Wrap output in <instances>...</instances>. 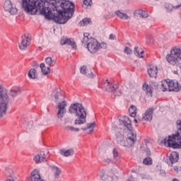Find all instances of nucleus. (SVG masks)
<instances>
[{"mask_svg":"<svg viewBox=\"0 0 181 181\" xmlns=\"http://www.w3.org/2000/svg\"><path fill=\"white\" fill-rule=\"evenodd\" d=\"M93 5V0H83V8H88V6H91Z\"/></svg>","mask_w":181,"mask_h":181,"instance_id":"35","label":"nucleus"},{"mask_svg":"<svg viewBox=\"0 0 181 181\" xmlns=\"http://www.w3.org/2000/svg\"><path fill=\"white\" fill-rule=\"evenodd\" d=\"M66 107H67V102L66 100H62L58 103L57 108L58 109L57 115L59 119H62L66 114Z\"/></svg>","mask_w":181,"mask_h":181,"instance_id":"10","label":"nucleus"},{"mask_svg":"<svg viewBox=\"0 0 181 181\" xmlns=\"http://www.w3.org/2000/svg\"><path fill=\"white\" fill-rule=\"evenodd\" d=\"M146 154L147 158H150L151 155V150L147 148L146 150Z\"/></svg>","mask_w":181,"mask_h":181,"instance_id":"43","label":"nucleus"},{"mask_svg":"<svg viewBox=\"0 0 181 181\" xmlns=\"http://www.w3.org/2000/svg\"><path fill=\"white\" fill-rule=\"evenodd\" d=\"M60 45L62 46H63L64 45H68L69 46H71L72 47V49H77V45H76L74 40H71L70 38H67L66 40L62 39L60 40Z\"/></svg>","mask_w":181,"mask_h":181,"instance_id":"17","label":"nucleus"},{"mask_svg":"<svg viewBox=\"0 0 181 181\" xmlns=\"http://www.w3.org/2000/svg\"><path fill=\"white\" fill-rule=\"evenodd\" d=\"M174 170L177 172L179 170V168L177 166L174 167Z\"/></svg>","mask_w":181,"mask_h":181,"instance_id":"48","label":"nucleus"},{"mask_svg":"<svg viewBox=\"0 0 181 181\" xmlns=\"http://www.w3.org/2000/svg\"><path fill=\"white\" fill-rule=\"evenodd\" d=\"M180 6H181V4L175 6H173V8L174 9H179V8H180Z\"/></svg>","mask_w":181,"mask_h":181,"instance_id":"47","label":"nucleus"},{"mask_svg":"<svg viewBox=\"0 0 181 181\" xmlns=\"http://www.w3.org/2000/svg\"><path fill=\"white\" fill-rule=\"evenodd\" d=\"M69 112L75 115V117H76L74 121L75 125H83V124L87 122V112H86L83 105L78 103L71 104L69 108Z\"/></svg>","mask_w":181,"mask_h":181,"instance_id":"4","label":"nucleus"},{"mask_svg":"<svg viewBox=\"0 0 181 181\" xmlns=\"http://www.w3.org/2000/svg\"><path fill=\"white\" fill-rule=\"evenodd\" d=\"M30 179L31 181H46L40 176V172L39 170H34L30 173Z\"/></svg>","mask_w":181,"mask_h":181,"instance_id":"13","label":"nucleus"},{"mask_svg":"<svg viewBox=\"0 0 181 181\" xmlns=\"http://www.w3.org/2000/svg\"><path fill=\"white\" fill-rule=\"evenodd\" d=\"M45 63L49 67H54L56 66V60L52 59L50 57L45 59Z\"/></svg>","mask_w":181,"mask_h":181,"instance_id":"27","label":"nucleus"},{"mask_svg":"<svg viewBox=\"0 0 181 181\" xmlns=\"http://www.w3.org/2000/svg\"><path fill=\"white\" fill-rule=\"evenodd\" d=\"M105 162H106V163H111L112 160L111 158H106L105 159Z\"/></svg>","mask_w":181,"mask_h":181,"instance_id":"46","label":"nucleus"},{"mask_svg":"<svg viewBox=\"0 0 181 181\" xmlns=\"http://www.w3.org/2000/svg\"><path fill=\"white\" fill-rule=\"evenodd\" d=\"M143 163L144 165H152L153 160L152 158L151 157H147L143 160Z\"/></svg>","mask_w":181,"mask_h":181,"instance_id":"37","label":"nucleus"},{"mask_svg":"<svg viewBox=\"0 0 181 181\" xmlns=\"http://www.w3.org/2000/svg\"><path fill=\"white\" fill-rule=\"evenodd\" d=\"M169 160L167 163L168 165H170L171 166L173 163H176L179 160V153L176 151H173L169 156Z\"/></svg>","mask_w":181,"mask_h":181,"instance_id":"14","label":"nucleus"},{"mask_svg":"<svg viewBox=\"0 0 181 181\" xmlns=\"http://www.w3.org/2000/svg\"><path fill=\"white\" fill-rule=\"evenodd\" d=\"M143 90L146 91V94L147 95H150V97H152V94L153 93V87L152 86L148 85V83H144L143 85Z\"/></svg>","mask_w":181,"mask_h":181,"instance_id":"20","label":"nucleus"},{"mask_svg":"<svg viewBox=\"0 0 181 181\" xmlns=\"http://www.w3.org/2000/svg\"><path fill=\"white\" fill-rule=\"evenodd\" d=\"M33 122H31V125H33Z\"/></svg>","mask_w":181,"mask_h":181,"instance_id":"51","label":"nucleus"},{"mask_svg":"<svg viewBox=\"0 0 181 181\" xmlns=\"http://www.w3.org/2000/svg\"><path fill=\"white\" fill-rule=\"evenodd\" d=\"M160 175L161 176H166V173L163 170H160Z\"/></svg>","mask_w":181,"mask_h":181,"instance_id":"44","label":"nucleus"},{"mask_svg":"<svg viewBox=\"0 0 181 181\" xmlns=\"http://www.w3.org/2000/svg\"><path fill=\"white\" fill-rule=\"evenodd\" d=\"M20 92L19 90H10V95L11 97H16L18 95V93Z\"/></svg>","mask_w":181,"mask_h":181,"instance_id":"39","label":"nucleus"},{"mask_svg":"<svg viewBox=\"0 0 181 181\" xmlns=\"http://www.w3.org/2000/svg\"><path fill=\"white\" fill-rule=\"evenodd\" d=\"M8 12L9 13H11V15H16L18 13V8L12 6L11 9L8 11Z\"/></svg>","mask_w":181,"mask_h":181,"instance_id":"38","label":"nucleus"},{"mask_svg":"<svg viewBox=\"0 0 181 181\" xmlns=\"http://www.w3.org/2000/svg\"><path fill=\"white\" fill-rule=\"evenodd\" d=\"M49 168L52 169V171L54 173V177L55 179H59L60 175L62 174V170L55 165H50Z\"/></svg>","mask_w":181,"mask_h":181,"instance_id":"18","label":"nucleus"},{"mask_svg":"<svg viewBox=\"0 0 181 181\" xmlns=\"http://www.w3.org/2000/svg\"><path fill=\"white\" fill-rule=\"evenodd\" d=\"M149 77H156L158 76V66L155 65H149L147 68Z\"/></svg>","mask_w":181,"mask_h":181,"instance_id":"16","label":"nucleus"},{"mask_svg":"<svg viewBox=\"0 0 181 181\" xmlns=\"http://www.w3.org/2000/svg\"><path fill=\"white\" fill-rule=\"evenodd\" d=\"M115 15H117V16H118V18L120 19H129V16H128L127 13H122L121 11H117L115 12Z\"/></svg>","mask_w":181,"mask_h":181,"instance_id":"30","label":"nucleus"},{"mask_svg":"<svg viewBox=\"0 0 181 181\" xmlns=\"http://www.w3.org/2000/svg\"><path fill=\"white\" fill-rule=\"evenodd\" d=\"M177 132L173 136H168V139H165L161 141L165 146L173 148V149H180L181 148V120H177Z\"/></svg>","mask_w":181,"mask_h":181,"instance_id":"5","label":"nucleus"},{"mask_svg":"<svg viewBox=\"0 0 181 181\" xmlns=\"http://www.w3.org/2000/svg\"><path fill=\"white\" fill-rule=\"evenodd\" d=\"M8 105H9V95H8V90L4 88L3 86L0 85V117L6 115Z\"/></svg>","mask_w":181,"mask_h":181,"instance_id":"6","label":"nucleus"},{"mask_svg":"<svg viewBox=\"0 0 181 181\" xmlns=\"http://www.w3.org/2000/svg\"><path fill=\"white\" fill-rule=\"evenodd\" d=\"M28 76L29 78H37V71L35 69H31L28 71Z\"/></svg>","mask_w":181,"mask_h":181,"instance_id":"26","label":"nucleus"},{"mask_svg":"<svg viewBox=\"0 0 181 181\" xmlns=\"http://www.w3.org/2000/svg\"><path fill=\"white\" fill-rule=\"evenodd\" d=\"M11 8H12V2L11 1V0H6L4 6V11H6V12H8L9 11H11Z\"/></svg>","mask_w":181,"mask_h":181,"instance_id":"31","label":"nucleus"},{"mask_svg":"<svg viewBox=\"0 0 181 181\" xmlns=\"http://www.w3.org/2000/svg\"><path fill=\"white\" fill-rule=\"evenodd\" d=\"M81 73L86 74L89 78H94V74L91 72V70L87 69V66H83L81 68Z\"/></svg>","mask_w":181,"mask_h":181,"instance_id":"19","label":"nucleus"},{"mask_svg":"<svg viewBox=\"0 0 181 181\" xmlns=\"http://www.w3.org/2000/svg\"><path fill=\"white\" fill-rule=\"evenodd\" d=\"M65 131H74V132H78L79 128H74V127L66 126L64 127Z\"/></svg>","mask_w":181,"mask_h":181,"instance_id":"36","label":"nucleus"},{"mask_svg":"<svg viewBox=\"0 0 181 181\" xmlns=\"http://www.w3.org/2000/svg\"><path fill=\"white\" fill-rule=\"evenodd\" d=\"M46 159H47V154L45 153V151H40L34 157V160L36 163H42V162H45Z\"/></svg>","mask_w":181,"mask_h":181,"instance_id":"12","label":"nucleus"},{"mask_svg":"<svg viewBox=\"0 0 181 181\" xmlns=\"http://www.w3.org/2000/svg\"><path fill=\"white\" fill-rule=\"evenodd\" d=\"M90 23H91V18H84L79 23V25L80 26H87Z\"/></svg>","mask_w":181,"mask_h":181,"instance_id":"33","label":"nucleus"},{"mask_svg":"<svg viewBox=\"0 0 181 181\" xmlns=\"http://www.w3.org/2000/svg\"><path fill=\"white\" fill-rule=\"evenodd\" d=\"M40 67L44 76H46L49 74V73H50V67L49 66L46 67V65L45 64V63L40 64Z\"/></svg>","mask_w":181,"mask_h":181,"instance_id":"24","label":"nucleus"},{"mask_svg":"<svg viewBox=\"0 0 181 181\" xmlns=\"http://www.w3.org/2000/svg\"><path fill=\"white\" fill-rule=\"evenodd\" d=\"M135 16H139L140 18H148V15L146 11L142 10H136L134 11Z\"/></svg>","mask_w":181,"mask_h":181,"instance_id":"25","label":"nucleus"},{"mask_svg":"<svg viewBox=\"0 0 181 181\" xmlns=\"http://www.w3.org/2000/svg\"><path fill=\"white\" fill-rule=\"evenodd\" d=\"M173 181H179V180H177V178H174V179L173 180Z\"/></svg>","mask_w":181,"mask_h":181,"instance_id":"49","label":"nucleus"},{"mask_svg":"<svg viewBox=\"0 0 181 181\" xmlns=\"http://www.w3.org/2000/svg\"><path fill=\"white\" fill-rule=\"evenodd\" d=\"M59 152L61 155H63V156H65L66 158L73 156V155H74V150L73 148H69V150H64V148H62Z\"/></svg>","mask_w":181,"mask_h":181,"instance_id":"22","label":"nucleus"},{"mask_svg":"<svg viewBox=\"0 0 181 181\" xmlns=\"http://www.w3.org/2000/svg\"><path fill=\"white\" fill-rule=\"evenodd\" d=\"M154 110L153 107L148 108L143 115V119H144V121H152Z\"/></svg>","mask_w":181,"mask_h":181,"instance_id":"15","label":"nucleus"},{"mask_svg":"<svg viewBox=\"0 0 181 181\" xmlns=\"http://www.w3.org/2000/svg\"><path fill=\"white\" fill-rule=\"evenodd\" d=\"M87 49L90 53L94 54L100 50V43L97 40L90 38V42L87 44Z\"/></svg>","mask_w":181,"mask_h":181,"instance_id":"9","label":"nucleus"},{"mask_svg":"<svg viewBox=\"0 0 181 181\" xmlns=\"http://www.w3.org/2000/svg\"><path fill=\"white\" fill-rule=\"evenodd\" d=\"M109 39L110 40H114V39H115V35H114L113 34H110L109 36Z\"/></svg>","mask_w":181,"mask_h":181,"instance_id":"45","label":"nucleus"},{"mask_svg":"<svg viewBox=\"0 0 181 181\" xmlns=\"http://www.w3.org/2000/svg\"><path fill=\"white\" fill-rule=\"evenodd\" d=\"M22 7L26 13L28 15H36L37 11L41 15H46L47 7H45V4H47L46 0H21Z\"/></svg>","mask_w":181,"mask_h":181,"instance_id":"3","label":"nucleus"},{"mask_svg":"<svg viewBox=\"0 0 181 181\" xmlns=\"http://www.w3.org/2000/svg\"><path fill=\"white\" fill-rule=\"evenodd\" d=\"M104 87L106 91H109L115 94L117 97H119L122 94V92L118 89V85L110 83V81L106 80V82L104 83Z\"/></svg>","mask_w":181,"mask_h":181,"instance_id":"8","label":"nucleus"},{"mask_svg":"<svg viewBox=\"0 0 181 181\" xmlns=\"http://www.w3.org/2000/svg\"><path fill=\"white\" fill-rule=\"evenodd\" d=\"M112 153L113 158H115V159H117V158H119V153L118 152V150H117L116 148L113 149Z\"/></svg>","mask_w":181,"mask_h":181,"instance_id":"40","label":"nucleus"},{"mask_svg":"<svg viewBox=\"0 0 181 181\" xmlns=\"http://www.w3.org/2000/svg\"><path fill=\"white\" fill-rule=\"evenodd\" d=\"M160 90L163 91L179 93L181 90V85L176 80L166 79L161 81Z\"/></svg>","mask_w":181,"mask_h":181,"instance_id":"7","label":"nucleus"},{"mask_svg":"<svg viewBox=\"0 0 181 181\" xmlns=\"http://www.w3.org/2000/svg\"><path fill=\"white\" fill-rule=\"evenodd\" d=\"M28 46H30V37L26 35L21 36V40L18 42V47L20 50H26Z\"/></svg>","mask_w":181,"mask_h":181,"instance_id":"11","label":"nucleus"},{"mask_svg":"<svg viewBox=\"0 0 181 181\" xmlns=\"http://www.w3.org/2000/svg\"><path fill=\"white\" fill-rule=\"evenodd\" d=\"M47 3L46 19H52L56 23L64 25L74 15V4L66 0H46Z\"/></svg>","mask_w":181,"mask_h":181,"instance_id":"1","label":"nucleus"},{"mask_svg":"<svg viewBox=\"0 0 181 181\" xmlns=\"http://www.w3.org/2000/svg\"><path fill=\"white\" fill-rule=\"evenodd\" d=\"M122 124H123L124 128L129 132L128 133V137L125 140H124V135L119 134L117 137V144L121 145V146L131 148L136 142V133L134 132L132 121L130 120L129 117L124 116L123 120H122Z\"/></svg>","mask_w":181,"mask_h":181,"instance_id":"2","label":"nucleus"},{"mask_svg":"<svg viewBox=\"0 0 181 181\" xmlns=\"http://www.w3.org/2000/svg\"><path fill=\"white\" fill-rule=\"evenodd\" d=\"M54 97L56 103L63 101V100H64V96L63 94H62V93H60V91H59V90H57L56 94L54 95Z\"/></svg>","mask_w":181,"mask_h":181,"instance_id":"28","label":"nucleus"},{"mask_svg":"<svg viewBox=\"0 0 181 181\" xmlns=\"http://www.w3.org/2000/svg\"><path fill=\"white\" fill-rule=\"evenodd\" d=\"M100 177L103 181H112V177L109 176L107 174H104L103 172L100 173Z\"/></svg>","mask_w":181,"mask_h":181,"instance_id":"32","label":"nucleus"},{"mask_svg":"<svg viewBox=\"0 0 181 181\" xmlns=\"http://www.w3.org/2000/svg\"><path fill=\"white\" fill-rule=\"evenodd\" d=\"M124 52L126 53V54H131V53H132V49H131V48L129 47H125Z\"/></svg>","mask_w":181,"mask_h":181,"instance_id":"41","label":"nucleus"},{"mask_svg":"<svg viewBox=\"0 0 181 181\" xmlns=\"http://www.w3.org/2000/svg\"><path fill=\"white\" fill-rule=\"evenodd\" d=\"M91 39H93V38L90 37V33H83V37L81 41L82 45H84V46H86V45H88V43H90V40H91Z\"/></svg>","mask_w":181,"mask_h":181,"instance_id":"23","label":"nucleus"},{"mask_svg":"<svg viewBox=\"0 0 181 181\" xmlns=\"http://www.w3.org/2000/svg\"><path fill=\"white\" fill-rule=\"evenodd\" d=\"M134 122H136V124H137V122H138V120L136 119H134Z\"/></svg>","mask_w":181,"mask_h":181,"instance_id":"50","label":"nucleus"},{"mask_svg":"<svg viewBox=\"0 0 181 181\" xmlns=\"http://www.w3.org/2000/svg\"><path fill=\"white\" fill-rule=\"evenodd\" d=\"M144 53H145L144 51H141L139 53V51H138V47H134V54L135 56H137L139 57V59H144Z\"/></svg>","mask_w":181,"mask_h":181,"instance_id":"34","label":"nucleus"},{"mask_svg":"<svg viewBox=\"0 0 181 181\" xmlns=\"http://www.w3.org/2000/svg\"><path fill=\"white\" fill-rule=\"evenodd\" d=\"M95 128V122L88 123L86 124V127H82L81 129L82 131H87V129H91L87 134L90 135V134H93L94 132V129Z\"/></svg>","mask_w":181,"mask_h":181,"instance_id":"21","label":"nucleus"},{"mask_svg":"<svg viewBox=\"0 0 181 181\" xmlns=\"http://www.w3.org/2000/svg\"><path fill=\"white\" fill-rule=\"evenodd\" d=\"M107 48V43L103 42L100 44V49H106Z\"/></svg>","mask_w":181,"mask_h":181,"instance_id":"42","label":"nucleus"},{"mask_svg":"<svg viewBox=\"0 0 181 181\" xmlns=\"http://www.w3.org/2000/svg\"><path fill=\"white\" fill-rule=\"evenodd\" d=\"M129 112L130 117H133V118H134V117H136V106L132 105L129 108Z\"/></svg>","mask_w":181,"mask_h":181,"instance_id":"29","label":"nucleus"}]
</instances>
